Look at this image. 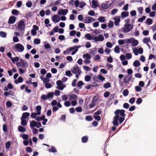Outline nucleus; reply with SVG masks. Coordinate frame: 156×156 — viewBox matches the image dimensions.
I'll return each mask as SVG.
<instances>
[{"instance_id":"46","label":"nucleus","mask_w":156,"mask_h":156,"mask_svg":"<svg viewBox=\"0 0 156 156\" xmlns=\"http://www.w3.org/2000/svg\"><path fill=\"white\" fill-rule=\"evenodd\" d=\"M18 11L16 9H14L12 11V13L14 15L17 16L18 15Z\"/></svg>"},{"instance_id":"25","label":"nucleus","mask_w":156,"mask_h":156,"mask_svg":"<svg viewBox=\"0 0 156 156\" xmlns=\"http://www.w3.org/2000/svg\"><path fill=\"white\" fill-rule=\"evenodd\" d=\"M82 142L83 143H86L88 140V137L87 136H83L82 137Z\"/></svg>"},{"instance_id":"45","label":"nucleus","mask_w":156,"mask_h":156,"mask_svg":"<svg viewBox=\"0 0 156 156\" xmlns=\"http://www.w3.org/2000/svg\"><path fill=\"white\" fill-rule=\"evenodd\" d=\"M66 75L69 77L71 76L73 74L70 70L67 71L65 72Z\"/></svg>"},{"instance_id":"28","label":"nucleus","mask_w":156,"mask_h":156,"mask_svg":"<svg viewBox=\"0 0 156 156\" xmlns=\"http://www.w3.org/2000/svg\"><path fill=\"white\" fill-rule=\"evenodd\" d=\"M20 137H22L23 139L24 140H27L28 139L29 136L27 134H21L20 135Z\"/></svg>"},{"instance_id":"9","label":"nucleus","mask_w":156,"mask_h":156,"mask_svg":"<svg viewBox=\"0 0 156 156\" xmlns=\"http://www.w3.org/2000/svg\"><path fill=\"white\" fill-rule=\"evenodd\" d=\"M71 71L73 74L78 73V75H80L81 71L79 68L78 66L76 65L75 66H74L71 69Z\"/></svg>"},{"instance_id":"32","label":"nucleus","mask_w":156,"mask_h":156,"mask_svg":"<svg viewBox=\"0 0 156 156\" xmlns=\"http://www.w3.org/2000/svg\"><path fill=\"white\" fill-rule=\"evenodd\" d=\"M111 87V85L110 83L107 82L106 83H105L103 87L105 89H107Z\"/></svg>"},{"instance_id":"19","label":"nucleus","mask_w":156,"mask_h":156,"mask_svg":"<svg viewBox=\"0 0 156 156\" xmlns=\"http://www.w3.org/2000/svg\"><path fill=\"white\" fill-rule=\"evenodd\" d=\"M36 108L37 115H40L41 114V106L40 105H38L36 107Z\"/></svg>"},{"instance_id":"11","label":"nucleus","mask_w":156,"mask_h":156,"mask_svg":"<svg viewBox=\"0 0 156 156\" xmlns=\"http://www.w3.org/2000/svg\"><path fill=\"white\" fill-rule=\"evenodd\" d=\"M95 21L94 18L92 17L87 16L84 20V22L85 23H90Z\"/></svg>"},{"instance_id":"20","label":"nucleus","mask_w":156,"mask_h":156,"mask_svg":"<svg viewBox=\"0 0 156 156\" xmlns=\"http://www.w3.org/2000/svg\"><path fill=\"white\" fill-rule=\"evenodd\" d=\"M129 13L128 12L123 11L121 13V16L122 18H124L128 16L129 15Z\"/></svg>"},{"instance_id":"37","label":"nucleus","mask_w":156,"mask_h":156,"mask_svg":"<svg viewBox=\"0 0 156 156\" xmlns=\"http://www.w3.org/2000/svg\"><path fill=\"white\" fill-rule=\"evenodd\" d=\"M19 58H20L19 57H16L13 58H12L11 60L12 62L13 63H15V62H16L19 60Z\"/></svg>"},{"instance_id":"48","label":"nucleus","mask_w":156,"mask_h":156,"mask_svg":"<svg viewBox=\"0 0 156 156\" xmlns=\"http://www.w3.org/2000/svg\"><path fill=\"white\" fill-rule=\"evenodd\" d=\"M75 110L76 112H80L82 111V107L80 106H79L76 108H75Z\"/></svg>"},{"instance_id":"23","label":"nucleus","mask_w":156,"mask_h":156,"mask_svg":"<svg viewBox=\"0 0 156 156\" xmlns=\"http://www.w3.org/2000/svg\"><path fill=\"white\" fill-rule=\"evenodd\" d=\"M140 62L137 60L135 61L133 64V66L135 67H138L140 66Z\"/></svg>"},{"instance_id":"10","label":"nucleus","mask_w":156,"mask_h":156,"mask_svg":"<svg viewBox=\"0 0 156 156\" xmlns=\"http://www.w3.org/2000/svg\"><path fill=\"white\" fill-rule=\"evenodd\" d=\"M95 42L98 41H102L104 40V37L102 34L100 35L99 36H95L93 39Z\"/></svg>"},{"instance_id":"42","label":"nucleus","mask_w":156,"mask_h":156,"mask_svg":"<svg viewBox=\"0 0 156 156\" xmlns=\"http://www.w3.org/2000/svg\"><path fill=\"white\" fill-rule=\"evenodd\" d=\"M142 101V100L141 98H138L136 101V103L137 105H140V104Z\"/></svg>"},{"instance_id":"6","label":"nucleus","mask_w":156,"mask_h":156,"mask_svg":"<svg viewBox=\"0 0 156 156\" xmlns=\"http://www.w3.org/2000/svg\"><path fill=\"white\" fill-rule=\"evenodd\" d=\"M83 57L84 59V62L86 65L90 62L91 61L90 60L91 58V56L89 53L84 54Z\"/></svg>"},{"instance_id":"57","label":"nucleus","mask_w":156,"mask_h":156,"mask_svg":"<svg viewBox=\"0 0 156 156\" xmlns=\"http://www.w3.org/2000/svg\"><path fill=\"white\" fill-rule=\"evenodd\" d=\"M126 58L127 59H129L132 58V55L130 53H127L126 55Z\"/></svg>"},{"instance_id":"35","label":"nucleus","mask_w":156,"mask_h":156,"mask_svg":"<svg viewBox=\"0 0 156 156\" xmlns=\"http://www.w3.org/2000/svg\"><path fill=\"white\" fill-rule=\"evenodd\" d=\"M85 37L88 40H90L92 39V37L90 34H87L85 35Z\"/></svg>"},{"instance_id":"17","label":"nucleus","mask_w":156,"mask_h":156,"mask_svg":"<svg viewBox=\"0 0 156 156\" xmlns=\"http://www.w3.org/2000/svg\"><path fill=\"white\" fill-rule=\"evenodd\" d=\"M30 115V114L29 112H25L23 113L22 116L21 118L26 119L28 118Z\"/></svg>"},{"instance_id":"56","label":"nucleus","mask_w":156,"mask_h":156,"mask_svg":"<svg viewBox=\"0 0 156 156\" xmlns=\"http://www.w3.org/2000/svg\"><path fill=\"white\" fill-rule=\"evenodd\" d=\"M135 90L136 91L139 92L142 89L140 86H137L135 87Z\"/></svg>"},{"instance_id":"26","label":"nucleus","mask_w":156,"mask_h":156,"mask_svg":"<svg viewBox=\"0 0 156 156\" xmlns=\"http://www.w3.org/2000/svg\"><path fill=\"white\" fill-rule=\"evenodd\" d=\"M48 151L51 152L55 153L57 152V151L55 147L53 146H51V148L49 149Z\"/></svg>"},{"instance_id":"12","label":"nucleus","mask_w":156,"mask_h":156,"mask_svg":"<svg viewBox=\"0 0 156 156\" xmlns=\"http://www.w3.org/2000/svg\"><path fill=\"white\" fill-rule=\"evenodd\" d=\"M68 12V10L67 9H62L58 12V14L59 15L65 16L66 15Z\"/></svg>"},{"instance_id":"61","label":"nucleus","mask_w":156,"mask_h":156,"mask_svg":"<svg viewBox=\"0 0 156 156\" xmlns=\"http://www.w3.org/2000/svg\"><path fill=\"white\" fill-rule=\"evenodd\" d=\"M123 106L124 108L127 109L129 107V105L127 103H125L123 104Z\"/></svg>"},{"instance_id":"21","label":"nucleus","mask_w":156,"mask_h":156,"mask_svg":"<svg viewBox=\"0 0 156 156\" xmlns=\"http://www.w3.org/2000/svg\"><path fill=\"white\" fill-rule=\"evenodd\" d=\"M18 130L20 132H24L26 131V129L25 127L22 126H20L18 127Z\"/></svg>"},{"instance_id":"43","label":"nucleus","mask_w":156,"mask_h":156,"mask_svg":"<svg viewBox=\"0 0 156 156\" xmlns=\"http://www.w3.org/2000/svg\"><path fill=\"white\" fill-rule=\"evenodd\" d=\"M129 94V91L127 89L124 90L123 92V94L124 96L126 97Z\"/></svg>"},{"instance_id":"36","label":"nucleus","mask_w":156,"mask_h":156,"mask_svg":"<svg viewBox=\"0 0 156 156\" xmlns=\"http://www.w3.org/2000/svg\"><path fill=\"white\" fill-rule=\"evenodd\" d=\"M48 99L49 98H51L53 97L54 95V93L53 92H49L47 94Z\"/></svg>"},{"instance_id":"3","label":"nucleus","mask_w":156,"mask_h":156,"mask_svg":"<svg viewBox=\"0 0 156 156\" xmlns=\"http://www.w3.org/2000/svg\"><path fill=\"white\" fill-rule=\"evenodd\" d=\"M134 80V78H133L132 75H128L126 76L123 79V81L124 83L127 84H129V82H133Z\"/></svg>"},{"instance_id":"64","label":"nucleus","mask_w":156,"mask_h":156,"mask_svg":"<svg viewBox=\"0 0 156 156\" xmlns=\"http://www.w3.org/2000/svg\"><path fill=\"white\" fill-rule=\"evenodd\" d=\"M94 118L98 121H99L101 120V117L99 115H95L94 116Z\"/></svg>"},{"instance_id":"2","label":"nucleus","mask_w":156,"mask_h":156,"mask_svg":"<svg viewBox=\"0 0 156 156\" xmlns=\"http://www.w3.org/2000/svg\"><path fill=\"white\" fill-rule=\"evenodd\" d=\"M16 65L18 68L19 67L27 68L28 66V63L27 61L22 59H20V62H16Z\"/></svg>"},{"instance_id":"24","label":"nucleus","mask_w":156,"mask_h":156,"mask_svg":"<svg viewBox=\"0 0 156 156\" xmlns=\"http://www.w3.org/2000/svg\"><path fill=\"white\" fill-rule=\"evenodd\" d=\"M143 42L144 43L147 44L149 42H151L150 38L145 37L144 38L143 40Z\"/></svg>"},{"instance_id":"7","label":"nucleus","mask_w":156,"mask_h":156,"mask_svg":"<svg viewBox=\"0 0 156 156\" xmlns=\"http://www.w3.org/2000/svg\"><path fill=\"white\" fill-rule=\"evenodd\" d=\"M133 27V26L130 24H125L123 28V32L124 33L129 32Z\"/></svg>"},{"instance_id":"51","label":"nucleus","mask_w":156,"mask_h":156,"mask_svg":"<svg viewBox=\"0 0 156 156\" xmlns=\"http://www.w3.org/2000/svg\"><path fill=\"white\" fill-rule=\"evenodd\" d=\"M125 119V118L124 117L119 116L118 120H119V124H121L123 122L124 120Z\"/></svg>"},{"instance_id":"60","label":"nucleus","mask_w":156,"mask_h":156,"mask_svg":"<svg viewBox=\"0 0 156 156\" xmlns=\"http://www.w3.org/2000/svg\"><path fill=\"white\" fill-rule=\"evenodd\" d=\"M118 9H113L111 11V14L112 15H114L118 11Z\"/></svg>"},{"instance_id":"1","label":"nucleus","mask_w":156,"mask_h":156,"mask_svg":"<svg viewBox=\"0 0 156 156\" xmlns=\"http://www.w3.org/2000/svg\"><path fill=\"white\" fill-rule=\"evenodd\" d=\"M126 111L123 109H117L114 112L115 115L113 117V120L112 123L114 126H118L119 125L118 120L119 117V114L122 117H125L126 115L125 114Z\"/></svg>"},{"instance_id":"55","label":"nucleus","mask_w":156,"mask_h":156,"mask_svg":"<svg viewBox=\"0 0 156 156\" xmlns=\"http://www.w3.org/2000/svg\"><path fill=\"white\" fill-rule=\"evenodd\" d=\"M114 25L113 22L112 21H110L108 24V27L109 28L112 27Z\"/></svg>"},{"instance_id":"62","label":"nucleus","mask_w":156,"mask_h":156,"mask_svg":"<svg viewBox=\"0 0 156 156\" xmlns=\"http://www.w3.org/2000/svg\"><path fill=\"white\" fill-rule=\"evenodd\" d=\"M6 105L7 107L10 108L12 107V104L10 101H7L6 103Z\"/></svg>"},{"instance_id":"49","label":"nucleus","mask_w":156,"mask_h":156,"mask_svg":"<svg viewBox=\"0 0 156 156\" xmlns=\"http://www.w3.org/2000/svg\"><path fill=\"white\" fill-rule=\"evenodd\" d=\"M6 33L3 31H1L0 32V36L2 37H5L6 36Z\"/></svg>"},{"instance_id":"22","label":"nucleus","mask_w":156,"mask_h":156,"mask_svg":"<svg viewBox=\"0 0 156 156\" xmlns=\"http://www.w3.org/2000/svg\"><path fill=\"white\" fill-rule=\"evenodd\" d=\"M4 95L5 97H7L8 95H11L12 96L14 95L13 92H12V90H9V91H5L4 93Z\"/></svg>"},{"instance_id":"54","label":"nucleus","mask_w":156,"mask_h":156,"mask_svg":"<svg viewBox=\"0 0 156 156\" xmlns=\"http://www.w3.org/2000/svg\"><path fill=\"white\" fill-rule=\"evenodd\" d=\"M96 86H97V85H90V84H89V85H88L85 87V88L87 89V90H89L90 89L91 87H95Z\"/></svg>"},{"instance_id":"5","label":"nucleus","mask_w":156,"mask_h":156,"mask_svg":"<svg viewBox=\"0 0 156 156\" xmlns=\"http://www.w3.org/2000/svg\"><path fill=\"white\" fill-rule=\"evenodd\" d=\"M13 48L14 49H16V51L19 52H22L24 50L23 46L20 43L15 44Z\"/></svg>"},{"instance_id":"31","label":"nucleus","mask_w":156,"mask_h":156,"mask_svg":"<svg viewBox=\"0 0 156 156\" xmlns=\"http://www.w3.org/2000/svg\"><path fill=\"white\" fill-rule=\"evenodd\" d=\"M98 20L101 23L104 22L105 21V19L104 16H100L98 19Z\"/></svg>"},{"instance_id":"8","label":"nucleus","mask_w":156,"mask_h":156,"mask_svg":"<svg viewBox=\"0 0 156 156\" xmlns=\"http://www.w3.org/2000/svg\"><path fill=\"white\" fill-rule=\"evenodd\" d=\"M56 84L58 86L56 88L60 90H62L64 88L66 87V85L62 84V80H58L56 81Z\"/></svg>"},{"instance_id":"34","label":"nucleus","mask_w":156,"mask_h":156,"mask_svg":"<svg viewBox=\"0 0 156 156\" xmlns=\"http://www.w3.org/2000/svg\"><path fill=\"white\" fill-rule=\"evenodd\" d=\"M115 52L116 53H119L120 52V49L118 46H116L114 49Z\"/></svg>"},{"instance_id":"39","label":"nucleus","mask_w":156,"mask_h":156,"mask_svg":"<svg viewBox=\"0 0 156 156\" xmlns=\"http://www.w3.org/2000/svg\"><path fill=\"white\" fill-rule=\"evenodd\" d=\"M91 79L90 76L87 75L85 76V80L86 82H89Z\"/></svg>"},{"instance_id":"47","label":"nucleus","mask_w":156,"mask_h":156,"mask_svg":"<svg viewBox=\"0 0 156 156\" xmlns=\"http://www.w3.org/2000/svg\"><path fill=\"white\" fill-rule=\"evenodd\" d=\"M101 7L103 9H106L108 7V6L107 4L102 3L101 4Z\"/></svg>"},{"instance_id":"4","label":"nucleus","mask_w":156,"mask_h":156,"mask_svg":"<svg viewBox=\"0 0 156 156\" xmlns=\"http://www.w3.org/2000/svg\"><path fill=\"white\" fill-rule=\"evenodd\" d=\"M18 30L20 31H24L25 27V24L24 21L23 20H20L19 21L18 24Z\"/></svg>"},{"instance_id":"13","label":"nucleus","mask_w":156,"mask_h":156,"mask_svg":"<svg viewBox=\"0 0 156 156\" xmlns=\"http://www.w3.org/2000/svg\"><path fill=\"white\" fill-rule=\"evenodd\" d=\"M16 20V18L14 16H10L9 20L8 23L9 24H12L15 23Z\"/></svg>"},{"instance_id":"44","label":"nucleus","mask_w":156,"mask_h":156,"mask_svg":"<svg viewBox=\"0 0 156 156\" xmlns=\"http://www.w3.org/2000/svg\"><path fill=\"white\" fill-rule=\"evenodd\" d=\"M11 145V143L10 141H9L5 144V147L7 149H9Z\"/></svg>"},{"instance_id":"41","label":"nucleus","mask_w":156,"mask_h":156,"mask_svg":"<svg viewBox=\"0 0 156 156\" xmlns=\"http://www.w3.org/2000/svg\"><path fill=\"white\" fill-rule=\"evenodd\" d=\"M26 5L27 7L30 8L31 7L32 4L31 1H29L26 3Z\"/></svg>"},{"instance_id":"50","label":"nucleus","mask_w":156,"mask_h":156,"mask_svg":"<svg viewBox=\"0 0 156 156\" xmlns=\"http://www.w3.org/2000/svg\"><path fill=\"white\" fill-rule=\"evenodd\" d=\"M93 119L92 117L90 116H87L85 117V119L87 121H91Z\"/></svg>"},{"instance_id":"16","label":"nucleus","mask_w":156,"mask_h":156,"mask_svg":"<svg viewBox=\"0 0 156 156\" xmlns=\"http://www.w3.org/2000/svg\"><path fill=\"white\" fill-rule=\"evenodd\" d=\"M75 46L73 47H71L67 49V51L68 52H70L71 51H72V52L71 53V55H73L74 54H75L76 53H75V49H74L73 48H75Z\"/></svg>"},{"instance_id":"15","label":"nucleus","mask_w":156,"mask_h":156,"mask_svg":"<svg viewBox=\"0 0 156 156\" xmlns=\"http://www.w3.org/2000/svg\"><path fill=\"white\" fill-rule=\"evenodd\" d=\"M113 20L115 21L114 24L115 26H117L119 25V23L120 21L119 16H116L114 18Z\"/></svg>"},{"instance_id":"40","label":"nucleus","mask_w":156,"mask_h":156,"mask_svg":"<svg viewBox=\"0 0 156 156\" xmlns=\"http://www.w3.org/2000/svg\"><path fill=\"white\" fill-rule=\"evenodd\" d=\"M146 18V16H143L142 17L139 18L138 19V22H142L143 21L145 20Z\"/></svg>"},{"instance_id":"29","label":"nucleus","mask_w":156,"mask_h":156,"mask_svg":"<svg viewBox=\"0 0 156 156\" xmlns=\"http://www.w3.org/2000/svg\"><path fill=\"white\" fill-rule=\"evenodd\" d=\"M77 96L75 94H73L71 95L69 97V100L71 101L72 100H76Z\"/></svg>"},{"instance_id":"14","label":"nucleus","mask_w":156,"mask_h":156,"mask_svg":"<svg viewBox=\"0 0 156 156\" xmlns=\"http://www.w3.org/2000/svg\"><path fill=\"white\" fill-rule=\"evenodd\" d=\"M52 20L55 23H57L60 21L59 16L57 15H54L52 17Z\"/></svg>"},{"instance_id":"58","label":"nucleus","mask_w":156,"mask_h":156,"mask_svg":"<svg viewBox=\"0 0 156 156\" xmlns=\"http://www.w3.org/2000/svg\"><path fill=\"white\" fill-rule=\"evenodd\" d=\"M135 98L134 97H133L129 100V102L132 104L135 102Z\"/></svg>"},{"instance_id":"63","label":"nucleus","mask_w":156,"mask_h":156,"mask_svg":"<svg viewBox=\"0 0 156 156\" xmlns=\"http://www.w3.org/2000/svg\"><path fill=\"white\" fill-rule=\"evenodd\" d=\"M76 33L75 30H73L71 31L69 33V35L70 36H73L75 35Z\"/></svg>"},{"instance_id":"53","label":"nucleus","mask_w":156,"mask_h":156,"mask_svg":"<svg viewBox=\"0 0 156 156\" xmlns=\"http://www.w3.org/2000/svg\"><path fill=\"white\" fill-rule=\"evenodd\" d=\"M98 78L100 80L102 81H105V78L101 74L98 75Z\"/></svg>"},{"instance_id":"18","label":"nucleus","mask_w":156,"mask_h":156,"mask_svg":"<svg viewBox=\"0 0 156 156\" xmlns=\"http://www.w3.org/2000/svg\"><path fill=\"white\" fill-rule=\"evenodd\" d=\"M37 122L34 120H32L30 122V127L31 129H33L34 127H36Z\"/></svg>"},{"instance_id":"38","label":"nucleus","mask_w":156,"mask_h":156,"mask_svg":"<svg viewBox=\"0 0 156 156\" xmlns=\"http://www.w3.org/2000/svg\"><path fill=\"white\" fill-rule=\"evenodd\" d=\"M41 42L40 39L38 38L35 39L34 40V44H39Z\"/></svg>"},{"instance_id":"30","label":"nucleus","mask_w":156,"mask_h":156,"mask_svg":"<svg viewBox=\"0 0 156 156\" xmlns=\"http://www.w3.org/2000/svg\"><path fill=\"white\" fill-rule=\"evenodd\" d=\"M21 120V124L23 126H25L27 124V122L26 121L25 119L20 118Z\"/></svg>"},{"instance_id":"52","label":"nucleus","mask_w":156,"mask_h":156,"mask_svg":"<svg viewBox=\"0 0 156 156\" xmlns=\"http://www.w3.org/2000/svg\"><path fill=\"white\" fill-rule=\"evenodd\" d=\"M41 98L44 101H46L48 99L47 95L44 94H42L41 97Z\"/></svg>"},{"instance_id":"59","label":"nucleus","mask_w":156,"mask_h":156,"mask_svg":"<svg viewBox=\"0 0 156 156\" xmlns=\"http://www.w3.org/2000/svg\"><path fill=\"white\" fill-rule=\"evenodd\" d=\"M26 151L28 153H30L32 151V148L30 147H27L26 148Z\"/></svg>"},{"instance_id":"27","label":"nucleus","mask_w":156,"mask_h":156,"mask_svg":"<svg viewBox=\"0 0 156 156\" xmlns=\"http://www.w3.org/2000/svg\"><path fill=\"white\" fill-rule=\"evenodd\" d=\"M132 45L133 46L137 45L138 44V41L134 39H133L132 42Z\"/></svg>"},{"instance_id":"33","label":"nucleus","mask_w":156,"mask_h":156,"mask_svg":"<svg viewBox=\"0 0 156 156\" xmlns=\"http://www.w3.org/2000/svg\"><path fill=\"white\" fill-rule=\"evenodd\" d=\"M152 19L150 18H148L146 20V23L148 25H150L152 23Z\"/></svg>"}]
</instances>
